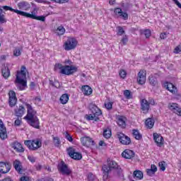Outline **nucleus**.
<instances>
[{"instance_id": "nucleus-43", "label": "nucleus", "mask_w": 181, "mask_h": 181, "mask_svg": "<svg viewBox=\"0 0 181 181\" xmlns=\"http://www.w3.org/2000/svg\"><path fill=\"white\" fill-rule=\"evenodd\" d=\"M6 22H8V20H6L5 15L1 14V16H0V23L4 24V23H6Z\"/></svg>"}, {"instance_id": "nucleus-55", "label": "nucleus", "mask_w": 181, "mask_h": 181, "mask_svg": "<svg viewBox=\"0 0 181 181\" xmlns=\"http://www.w3.org/2000/svg\"><path fill=\"white\" fill-rule=\"evenodd\" d=\"M149 105H155V100H153V98H148V100H147Z\"/></svg>"}, {"instance_id": "nucleus-62", "label": "nucleus", "mask_w": 181, "mask_h": 181, "mask_svg": "<svg viewBox=\"0 0 181 181\" xmlns=\"http://www.w3.org/2000/svg\"><path fill=\"white\" fill-rule=\"evenodd\" d=\"M0 181H13V180L12 178H11V177H7L6 178L0 180Z\"/></svg>"}, {"instance_id": "nucleus-20", "label": "nucleus", "mask_w": 181, "mask_h": 181, "mask_svg": "<svg viewBox=\"0 0 181 181\" xmlns=\"http://www.w3.org/2000/svg\"><path fill=\"white\" fill-rule=\"evenodd\" d=\"M12 148L16 151V152H19L20 153H22L23 152H25V148H23V146H22V144L18 141H15L12 144Z\"/></svg>"}, {"instance_id": "nucleus-27", "label": "nucleus", "mask_w": 181, "mask_h": 181, "mask_svg": "<svg viewBox=\"0 0 181 181\" xmlns=\"http://www.w3.org/2000/svg\"><path fill=\"white\" fill-rule=\"evenodd\" d=\"M25 107L20 105L17 109H16L15 112L16 117H19L20 118L25 114Z\"/></svg>"}, {"instance_id": "nucleus-32", "label": "nucleus", "mask_w": 181, "mask_h": 181, "mask_svg": "<svg viewBox=\"0 0 181 181\" xmlns=\"http://www.w3.org/2000/svg\"><path fill=\"white\" fill-rule=\"evenodd\" d=\"M55 33H57L58 36H62V35L66 33V28H64L63 25H60L56 29Z\"/></svg>"}, {"instance_id": "nucleus-19", "label": "nucleus", "mask_w": 181, "mask_h": 181, "mask_svg": "<svg viewBox=\"0 0 181 181\" xmlns=\"http://www.w3.org/2000/svg\"><path fill=\"white\" fill-rule=\"evenodd\" d=\"M122 158L125 159H132L135 156V153L129 149H126L122 153Z\"/></svg>"}, {"instance_id": "nucleus-30", "label": "nucleus", "mask_w": 181, "mask_h": 181, "mask_svg": "<svg viewBox=\"0 0 181 181\" xmlns=\"http://www.w3.org/2000/svg\"><path fill=\"white\" fill-rule=\"evenodd\" d=\"M145 124L147 128L151 129V128H153V126L155 125V120L152 118H148L145 122Z\"/></svg>"}, {"instance_id": "nucleus-9", "label": "nucleus", "mask_w": 181, "mask_h": 181, "mask_svg": "<svg viewBox=\"0 0 181 181\" xmlns=\"http://www.w3.org/2000/svg\"><path fill=\"white\" fill-rule=\"evenodd\" d=\"M67 152L70 158L74 159L75 160H80L83 158L81 153L76 152V150L73 147H69L67 149Z\"/></svg>"}, {"instance_id": "nucleus-7", "label": "nucleus", "mask_w": 181, "mask_h": 181, "mask_svg": "<svg viewBox=\"0 0 181 181\" xmlns=\"http://www.w3.org/2000/svg\"><path fill=\"white\" fill-rule=\"evenodd\" d=\"M58 170L62 173V175H65L66 176H70L71 175V169L69 168V166L63 160L58 165Z\"/></svg>"}, {"instance_id": "nucleus-6", "label": "nucleus", "mask_w": 181, "mask_h": 181, "mask_svg": "<svg viewBox=\"0 0 181 181\" xmlns=\"http://www.w3.org/2000/svg\"><path fill=\"white\" fill-rule=\"evenodd\" d=\"M77 46V40L74 37H68L67 40L64 42V47L66 50H73Z\"/></svg>"}, {"instance_id": "nucleus-57", "label": "nucleus", "mask_w": 181, "mask_h": 181, "mask_svg": "<svg viewBox=\"0 0 181 181\" xmlns=\"http://www.w3.org/2000/svg\"><path fill=\"white\" fill-rule=\"evenodd\" d=\"M26 2H21L20 4H18V6L21 9H23V8H25V6H26Z\"/></svg>"}, {"instance_id": "nucleus-21", "label": "nucleus", "mask_w": 181, "mask_h": 181, "mask_svg": "<svg viewBox=\"0 0 181 181\" xmlns=\"http://www.w3.org/2000/svg\"><path fill=\"white\" fill-rule=\"evenodd\" d=\"M127 117L124 116H119L117 118V124L121 128H125L127 127Z\"/></svg>"}, {"instance_id": "nucleus-1", "label": "nucleus", "mask_w": 181, "mask_h": 181, "mask_svg": "<svg viewBox=\"0 0 181 181\" xmlns=\"http://www.w3.org/2000/svg\"><path fill=\"white\" fill-rule=\"evenodd\" d=\"M102 172L103 173V180H107L110 177L111 172H113V175L116 177H124V170L121 168V165L111 158H107V164L102 166Z\"/></svg>"}, {"instance_id": "nucleus-24", "label": "nucleus", "mask_w": 181, "mask_h": 181, "mask_svg": "<svg viewBox=\"0 0 181 181\" xmlns=\"http://www.w3.org/2000/svg\"><path fill=\"white\" fill-rule=\"evenodd\" d=\"M133 177L136 179V180H142V179H144V173L139 170H134Z\"/></svg>"}, {"instance_id": "nucleus-63", "label": "nucleus", "mask_w": 181, "mask_h": 181, "mask_svg": "<svg viewBox=\"0 0 181 181\" xmlns=\"http://www.w3.org/2000/svg\"><path fill=\"white\" fill-rule=\"evenodd\" d=\"M35 2H37L38 4H47V1H43V0H34Z\"/></svg>"}, {"instance_id": "nucleus-36", "label": "nucleus", "mask_w": 181, "mask_h": 181, "mask_svg": "<svg viewBox=\"0 0 181 181\" xmlns=\"http://www.w3.org/2000/svg\"><path fill=\"white\" fill-rule=\"evenodd\" d=\"M103 136L104 138H106V139H108V138H111V129H105L103 131Z\"/></svg>"}, {"instance_id": "nucleus-38", "label": "nucleus", "mask_w": 181, "mask_h": 181, "mask_svg": "<svg viewBox=\"0 0 181 181\" xmlns=\"http://www.w3.org/2000/svg\"><path fill=\"white\" fill-rule=\"evenodd\" d=\"M53 136V141H54V146H57V148H59V146L60 145V144H62V141H60V139H59V137L57 136Z\"/></svg>"}, {"instance_id": "nucleus-58", "label": "nucleus", "mask_w": 181, "mask_h": 181, "mask_svg": "<svg viewBox=\"0 0 181 181\" xmlns=\"http://www.w3.org/2000/svg\"><path fill=\"white\" fill-rule=\"evenodd\" d=\"M64 64L69 65V66H73V62L70 59H66L64 61Z\"/></svg>"}, {"instance_id": "nucleus-39", "label": "nucleus", "mask_w": 181, "mask_h": 181, "mask_svg": "<svg viewBox=\"0 0 181 181\" xmlns=\"http://www.w3.org/2000/svg\"><path fill=\"white\" fill-rule=\"evenodd\" d=\"M178 107L179 106L177 105V103H172V104L168 105L169 110H170L173 112H175V111H176V110L177 109Z\"/></svg>"}, {"instance_id": "nucleus-12", "label": "nucleus", "mask_w": 181, "mask_h": 181, "mask_svg": "<svg viewBox=\"0 0 181 181\" xmlns=\"http://www.w3.org/2000/svg\"><path fill=\"white\" fill-rule=\"evenodd\" d=\"M146 81V71L145 70H140L138 74L137 82L139 84L143 85L145 84Z\"/></svg>"}, {"instance_id": "nucleus-53", "label": "nucleus", "mask_w": 181, "mask_h": 181, "mask_svg": "<svg viewBox=\"0 0 181 181\" xmlns=\"http://www.w3.org/2000/svg\"><path fill=\"white\" fill-rule=\"evenodd\" d=\"M28 159L30 162H32V163H35V162H36V158L33 157V156H28Z\"/></svg>"}, {"instance_id": "nucleus-56", "label": "nucleus", "mask_w": 181, "mask_h": 181, "mask_svg": "<svg viewBox=\"0 0 181 181\" xmlns=\"http://www.w3.org/2000/svg\"><path fill=\"white\" fill-rule=\"evenodd\" d=\"M175 114H177V115L181 116V108L179 107V106L177 107V109L174 112Z\"/></svg>"}, {"instance_id": "nucleus-13", "label": "nucleus", "mask_w": 181, "mask_h": 181, "mask_svg": "<svg viewBox=\"0 0 181 181\" xmlns=\"http://www.w3.org/2000/svg\"><path fill=\"white\" fill-rule=\"evenodd\" d=\"M0 138L3 141L8 138V132H6V127L4 124V122L0 119Z\"/></svg>"}, {"instance_id": "nucleus-60", "label": "nucleus", "mask_w": 181, "mask_h": 181, "mask_svg": "<svg viewBox=\"0 0 181 181\" xmlns=\"http://www.w3.org/2000/svg\"><path fill=\"white\" fill-rule=\"evenodd\" d=\"M160 39H166V37H168V33H161L160 35Z\"/></svg>"}, {"instance_id": "nucleus-29", "label": "nucleus", "mask_w": 181, "mask_h": 181, "mask_svg": "<svg viewBox=\"0 0 181 181\" xmlns=\"http://www.w3.org/2000/svg\"><path fill=\"white\" fill-rule=\"evenodd\" d=\"M1 73L4 78H8V77L11 76V71H9V68L8 66H4L1 69Z\"/></svg>"}, {"instance_id": "nucleus-16", "label": "nucleus", "mask_w": 181, "mask_h": 181, "mask_svg": "<svg viewBox=\"0 0 181 181\" xmlns=\"http://www.w3.org/2000/svg\"><path fill=\"white\" fill-rule=\"evenodd\" d=\"M140 104L141 110L143 111V113L148 114V112H149V108H151L148 100H146V99H142L140 102Z\"/></svg>"}, {"instance_id": "nucleus-49", "label": "nucleus", "mask_w": 181, "mask_h": 181, "mask_svg": "<svg viewBox=\"0 0 181 181\" xmlns=\"http://www.w3.org/2000/svg\"><path fill=\"white\" fill-rule=\"evenodd\" d=\"M181 52V44L177 46L174 49V53L177 54V53H180Z\"/></svg>"}, {"instance_id": "nucleus-46", "label": "nucleus", "mask_w": 181, "mask_h": 181, "mask_svg": "<svg viewBox=\"0 0 181 181\" xmlns=\"http://www.w3.org/2000/svg\"><path fill=\"white\" fill-rule=\"evenodd\" d=\"M65 138L69 142H73V137H71V136L68 132L65 134Z\"/></svg>"}, {"instance_id": "nucleus-45", "label": "nucleus", "mask_w": 181, "mask_h": 181, "mask_svg": "<svg viewBox=\"0 0 181 181\" xmlns=\"http://www.w3.org/2000/svg\"><path fill=\"white\" fill-rule=\"evenodd\" d=\"M21 49L18 48H16L13 51V55L18 57V56H21Z\"/></svg>"}, {"instance_id": "nucleus-10", "label": "nucleus", "mask_w": 181, "mask_h": 181, "mask_svg": "<svg viewBox=\"0 0 181 181\" xmlns=\"http://www.w3.org/2000/svg\"><path fill=\"white\" fill-rule=\"evenodd\" d=\"M12 168V164L9 162H0V173H8Z\"/></svg>"}, {"instance_id": "nucleus-47", "label": "nucleus", "mask_w": 181, "mask_h": 181, "mask_svg": "<svg viewBox=\"0 0 181 181\" xmlns=\"http://www.w3.org/2000/svg\"><path fill=\"white\" fill-rule=\"evenodd\" d=\"M105 107L107 108V110H112V103L108 102L107 103H105Z\"/></svg>"}, {"instance_id": "nucleus-14", "label": "nucleus", "mask_w": 181, "mask_h": 181, "mask_svg": "<svg viewBox=\"0 0 181 181\" xmlns=\"http://www.w3.org/2000/svg\"><path fill=\"white\" fill-rule=\"evenodd\" d=\"M117 136L119 142H121L122 145H129V144H131V138L128 137V136L122 133H119L117 134Z\"/></svg>"}, {"instance_id": "nucleus-31", "label": "nucleus", "mask_w": 181, "mask_h": 181, "mask_svg": "<svg viewBox=\"0 0 181 181\" xmlns=\"http://www.w3.org/2000/svg\"><path fill=\"white\" fill-rule=\"evenodd\" d=\"M148 81L151 86H153V87H155V86H158V78L156 76L151 75L148 77Z\"/></svg>"}, {"instance_id": "nucleus-28", "label": "nucleus", "mask_w": 181, "mask_h": 181, "mask_svg": "<svg viewBox=\"0 0 181 181\" xmlns=\"http://www.w3.org/2000/svg\"><path fill=\"white\" fill-rule=\"evenodd\" d=\"M13 167L16 169V172L20 174H22V165H21V161L16 160L13 162Z\"/></svg>"}, {"instance_id": "nucleus-23", "label": "nucleus", "mask_w": 181, "mask_h": 181, "mask_svg": "<svg viewBox=\"0 0 181 181\" xmlns=\"http://www.w3.org/2000/svg\"><path fill=\"white\" fill-rule=\"evenodd\" d=\"M2 8L3 9H4V11H11V12H15V13H17V15H21V16H23V14L25 13V11H21L18 9H13L9 6H4Z\"/></svg>"}, {"instance_id": "nucleus-34", "label": "nucleus", "mask_w": 181, "mask_h": 181, "mask_svg": "<svg viewBox=\"0 0 181 181\" xmlns=\"http://www.w3.org/2000/svg\"><path fill=\"white\" fill-rule=\"evenodd\" d=\"M61 104H67L69 103V94L64 93L60 97Z\"/></svg>"}, {"instance_id": "nucleus-4", "label": "nucleus", "mask_w": 181, "mask_h": 181, "mask_svg": "<svg viewBox=\"0 0 181 181\" xmlns=\"http://www.w3.org/2000/svg\"><path fill=\"white\" fill-rule=\"evenodd\" d=\"M55 67L60 70L61 74H65V76H71L77 71V67L73 65L63 66L61 64H56Z\"/></svg>"}, {"instance_id": "nucleus-61", "label": "nucleus", "mask_w": 181, "mask_h": 181, "mask_svg": "<svg viewBox=\"0 0 181 181\" xmlns=\"http://www.w3.org/2000/svg\"><path fill=\"white\" fill-rule=\"evenodd\" d=\"M20 181H29V177L23 176L20 178Z\"/></svg>"}, {"instance_id": "nucleus-51", "label": "nucleus", "mask_w": 181, "mask_h": 181, "mask_svg": "<svg viewBox=\"0 0 181 181\" xmlns=\"http://www.w3.org/2000/svg\"><path fill=\"white\" fill-rule=\"evenodd\" d=\"M21 124H22V119L21 118H18L17 119L15 120V122H14V125L16 127H19V125H21Z\"/></svg>"}, {"instance_id": "nucleus-40", "label": "nucleus", "mask_w": 181, "mask_h": 181, "mask_svg": "<svg viewBox=\"0 0 181 181\" xmlns=\"http://www.w3.org/2000/svg\"><path fill=\"white\" fill-rule=\"evenodd\" d=\"M166 165V162L161 161L158 163V166L160 168V170H162L163 172H165L166 170V167L165 166Z\"/></svg>"}, {"instance_id": "nucleus-37", "label": "nucleus", "mask_w": 181, "mask_h": 181, "mask_svg": "<svg viewBox=\"0 0 181 181\" xmlns=\"http://www.w3.org/2000/svg\"><path fill=\"white\" fill-rule=\"evenodd\" d=\"M88 181H95L97 180V176L92 173H89L87 176Z\"/></svg>"}, {"instance_id": "nucleus-8", "label": "nucleus", "mask_w": 181, "mask_h": 181, "mask_svg": "<svg viewBox=\"0 0 181 181\" xmlns=\"http://www.w3.org/2000/svg\"><path fill=\"white\" fill-rule=\"evenodd\" d=\"M23 16L25 18H30V19H35V21H40L41 22H45V21H46V16H36V12L35 11H32L31 13L24 12Z\"/></svg>"}, {"instance_id": "nucleus-18", "label": "nucleus", "mask_w": 181, "mask_h": 181, "mask_svg": "<svg viewBox=\"0 0 181 181\" xmlns=\"http://www.w3.org/2000/svg\"><path fill=\"white\" fill-rule=\"evenodd\" d=\"M153 136L157 146H159V148L162 147V145H163V137L158 133H154Z\"/></svg>"}, {"instance_id": "nucleus-26", "label": "nucleus", "mask_w": 181, "mask_h": 181, "mask_svg": "<svg viewBox=\"0 0 181 181\" xmlns=\"http://www.w3.org/2000/svg\"><path fill=\"white\" fill-rule=\"evenodd\" d=\"M166 84L167 90H168L170 93H172V94H176V93H177V88L175 85H173V83L167 82Z\"/></svg>"}, {"instance_id": "nucleus-48", "label": "nucleus", "mask_w": 181, "mask_h": 181, "mask_svg": "<svg viewBox=\"0 0 181 181\" xmlns=\"http://www.w3.org/2000/svg\"><path fill=\"white\" fill-rule=\"evenodd\" d=\"M53 2H56V4H67L69 0H51Z\"/></svg>"}, {"instance_id": "nucleus-2", "label": "nucleus", "mask_w": 181, "mask_h": 181, "mask_svg": "<svg viewBox=\"0 0 181 181\" xmlns=\"http://www.w3.org/2000/svg\"><path fill=\"white\" fill-rule=\"evenodd\" d=\"M25 106L27 108V115L25 117V119H26L30 127L36 129H40V122H39V118L36 116V111L33 110V107H32V105L29 103H25Z\"/></svg>"}, {"instance_id": "nucleus-59", "label": "nucleus", "mask_w": 181, "mask_h": 181, "mask_svg": "<svg viewBox=\"0 0 181 181\" xmlns=\"http://www.w3.org/2000/svg\"><path fill=\"white\" fill-rule=\"evenodd\" d=\"M151 170H153V172H155L156 173V172H158V168L156 167V165L152 164L151 166Z\"/></svg>"}, {"instance_id": "nucleus-44", "label": "nucleus", "mask_w": 181, "mask_h": 181, "mask_svg": "<svg viewBox=\"0 0 181 181\" xmlns=\"http://www.w3.org/2000/svg\"><path fill=\"white\" fill-rule=\"evenodd\" d=\"M119 74L122 78H125L127 77V72L124 69L120 70Z\"/></svg>"}, {"instance_id": "nucleus-41", "label": "nucleus", "mask_w": 181, "mask_h": 181, "mask_svg": "<svg viewBox=\"0 0 181 181\" xmlns=\"http://www.w3.org/2000/svg\"><path fill=\"white\" fill-rule=\"evenodd\" d=\"M117 29H118L117 35H118L119 36H122V35H124V33H125V30H124V28H122V27L119 26V27L117 28Z\"/></svg>"}, {"instance_id": "nucleus-17", "label": "nucleus", "mask_w": 181, "mask_h": 181, "mask_svg": "<svg viewBox=\"0 0 181 181\" xmlns=\"http://www.w3.org/2000/svg\"><path fill=\"white\" fill-rule=\"evenodd\" d=\"M81 141L83 146L90 148V146H93L94 141H93L90 137H82L81 138Z\"/></svg>"}, {"instance_id": "nucleus-11", "label": "nucleus", "mask_w": 181, "mask_h": 181, "mask_svg": "<svg viewBox=\"0 0 181 181\" xmlns=\"http://www.w3.org/2000/svg\"><path fill=\"white\" fill-rule=\"evenodd\" d=\"M8 104L10 107H15L18 101V98H16V93L13 90H10L8 93Z\"/></svg>"}, {"instance_id": "nucleus-5", "label": "nucleus", "mask_w": 181, "mask_h": 181, "mask_svg": "<svg viewBox=\"0 0 181 181\" xmlns=\"http://www.w3.org/2000/svg\"><path fill=\"white\" fill-rule=\"evenodd\" d=\"M24 144L30 151H37L39 148H42V140L40 139H35L33 141L26 140L24 141Z\"/></svg>"}, {"instance_id": "nucleus-35", "label": "nucleus", "mask_w": 181, "mask_h": 181, "mask_svg": "<svg viewBox=\"0 0 181 181\" xmlns=\"http://www.w3.org/2000/svg\"><path fill=\"white\" fill-rule=\"evenodd\" d=\"M86 117L88 121H100V117H98V116H95V115H86Z\"/></svg>"}, {"instance_id": "nucleus-3", "label": "nucleus", "mask_w": 181, "mask_h": 181, "mask_svg": "<svg viewBox=\"0 0 181 181\" xmlns=\"http://www.w3.org/2000/svg\"><path fill=\"white\" fill-rule=\"evenodd\" d=\"M26 78V67L25 66H21V71H18L16 78L15 81L16 86L18 90H23L28 88Z\"/></svg>"}, {"instance_id": "nucleus-42", "label": "nucleus", "mask_w": 181, "mask_h": 181, "mask_svg": "<svg viewBox=\"0 0 181 181\" xmlns=\"http://www.w3.org/2000/svg\"><path fill=\"white\" fill-rule=\"evenodd\" d=\"M120 43H122L124 46L128 43V36L124 35L123 36L122 39L121 40Z\"/></svg>"}, {"instance_id": "nucleus-15", "label": "nucleus", "mask_w": 181, "mask_h": 181, "mask_svg": "<svg viewBox=\"0 0 181 181\" xmlns=\"http://www.w3.org/2000/svg\"><path fill=\"white\" fill-rule=\"evenodd\" d=\"M114 13H115L116 16H117V18H121L122 19H124V21L128 20V13H127V12L122 11L121 8H115Z\"/></svg>"}, {"instance_id": "nucleus-52", "label": "nucleus", "mask_w": 181, "mask_h": 181, "mask_svg": "<svg viewBox=\"0 0 181 181\" xmlns=\"http://www.w3.org/2000/svg\"><path fill=\"white\" fill-rule=\"evenodd\" d=\"M124 95L126 96V98H131V91L129 90H124Z\"/></svg>"}, {"instance_id": "nucleus-33", "label": "nucleus", "mask_w": 181, "mask_h": 181, "mask_svg": "<svg viewBox=\"0 0 181 181\" xmlns=\"http://www.w3.org/2000/svg\"><path fill=\"white\" fill-rule=\"evenodd\" d=\"M132 134H133L134 138H135V139H136L137 141L142 139V134H141V133H139V131H138L136 129H133Z\"/></svg>"}, {"instance_id": "nucleus-54", "label": "nucleus", "mask_w": 181, "mask_h": 181, "mask_svg": "<svg viewBox=\"0 0 181 181\" xmlns=\"http://www.w3.org/2000/svg\"><path fill=\"white\" fill-rule=\"evenodd\" d=\"M146 173H147V175H148V176H152V175H155V171H153V170H151V169H148L147 170H146Z\"/></svg>"}, {"instance_id": "nucleus-50", "label": "nucleus", "mask_w": 181, "mask_h": 181, "mask_svg": "<svg viewBox=\"0 0 181 181\" xmlns=\"http://www.w3.org/2000/svg\"><path fill=\"white\" fill-rule=\"evenodd\" d=\"M144 35L146 36V37L148 39V37H151V30H146L144 32Z\"/></svg>"}, {"instance_id": "nucleus-64", "label": "nucleus", "mask_w": 181, "mask_h": 181, "mask_svg": "<svg viewBox=\"0 0 181 181\" xmlns=\"http://www.w3.org/2000/svg\"><path fill=\"white\" fill-rule=\"evenodd\" d=\"M35 100V103H40V101H42V99L40 97H36Z\"/></svg>"}, {"instance_id": "nucleus-25", "label": "nucleus", "mask_w": 181, "mask_h": 181, "mask_svg": "<svg viewBox=\"0 0 181 181\" xmlns=\"http://www.w3.org/2000/svg\"><path fill=\"white\" fill-rule=\"evenodd\" d=\"M81 91L84 95H90V94H93V89L88 85L83 86Z\"/></svg>"}, {"instance_id": "nucleus-22", "label": "nucleus", "mask_w": 181, "mask_h": 181, "mask_svg": "<svg viewBox=\"0 0 181 181\" xmlns=\"http://www.w3.org/2000/svg\"><path fill=\"white\" fill-rule=\"evenodd\" d=\"M90 111L92 114L96 117H100L103 112H101V110L97 107L95 105H93L92 107H90Z\"/></svg>"}]
</instances>
